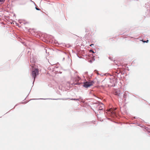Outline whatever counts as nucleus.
Masks as SVG:
<instances>
[{"instance_id":"obj_1","label":"nucleus","mask_w":150,"mask_h":150,"mask_svg":"<svg viewBox=\"0 0 150 150\" xmlns=\"http://www.w3.org/2000/svg\"><path fill=\"white\" fill-rule=\"evenodd\" d=\"M39 70L38 69H34L31 73L32 77L34 78V80L37 75L39 74Z\"/></svg>"},{"instance_id":"obj_4","label":"nucleus","mask_w":150,"mask_h":150,"mask_svg":"<svg viewBox=\"0 0 150 150\" xmlns=\"http://www.w3.org/2000/svg\"><path fill=\"white\" fill-rule=\"evenodd\" d=\"M109 111H112L111 112V113H112V114H114V112H113V111H112V108H111V109H110L109 110Z\"/></svg>"},{"instance_id":"obj_2","label":"nucleus","mask_w":150,"mask_h":150,"mask_svg":"<svg viewBox=\"0 0 150 150\" xmlns=\"http://www.w3.org/2000/svg\"><path fill=\"white\" fill-rule=\"evenodd\" d=\"M94 83V82L93 81H86L84 83L83 86L87 88L92 86L93 84Z\"/></svg>"},{"instance_id":"obj_8","label":"nucleus","mask_w":150,"mask_h":150,"mask_svg":"<svg viewBox=\"0 0 150 150\" xmlns=\"http://www.w3.org/2000/svg\"><path fill=\"white\" fill-rule=\"evenodd\" d=\"M90 52H92L93 53H94V52H93V50H90Z\"/></svg>"},{"instance_id":"obj_3","label":"nucleus","mask_w":150,"mask_h":150,"mask_svg":"<svg viewBox=\"0 0 150 150\" xmlns=\"http://www.w3.org/2000/svg\"><path fill=\"white\" fill-rule=\"evenodd\" d=\"M104 108V105L101 103H99L97 106V108L98 109V110H103Z\"/></svg>"},{"instance_id":"obj_5","label":"nucleus","mask_w":150,"mask_h":150,"mask_svg":"<svg viewBox=\"0 0 150 150\" xmlns=\"http://www.w3.org/2000/svg\"><path fill=\"white\" fill-rule=\"evenodd\" d=\"M5 0H0V2H4L5 1Z\"/></svg>"},{"instance_id":"obj_6","label":"nucleus","mask_w":150,"mask_h":150,"mask_svg":"<svg viewBox=\"0 0 150 150\" xmlns=\"http://www.w3.org/2000/svg\"><path fill=\"white\" fill-rule=\"evenodd\" d=\"M36 8V9L37 10H40V9H39V8H37V7H36V8Z\"/></svg>"},{"instance_id":"obj_7","label":"nucleus","mask_w":150,"mask_h":150,"mask_svg":"<svg viewBox=\"0 0 150 150\" xmlns=\"http://www.w3.org/2000/svg\"><path fill=\"white\" fill-rule=\"evenodd\" d=\"M94 45V44H91V45H90V46L91 47H92V46L93 45Z\"/></svg>"},{"instance_id":"obj_9","label":"nucleus","mask_w":150,"mask_h":150,"mask_svg":"<svg viewBox=\"0 0 150 150\" xmlns=\"http://www.w3.org/2000/svg\"><path fill=\"white\" fill-rule=\"evenodd\" d=\"M148 41H149V40H147L146 42H147Z\"/></svg>"}]
</instances>
